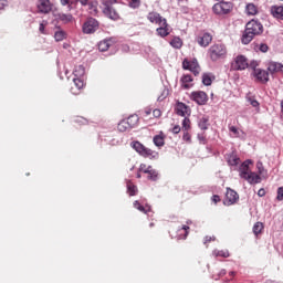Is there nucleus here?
I'll return each instance as SVG.
<instances>
[{"label": "nucleus", "instance_id": "obj_46", "mask_svg": "<svg viewBox=\"0 0 283 283\" xmlns=\"http://www.w3.org/2000/svg\"><path fill=\"white\" fill-rule=\"evenodd\" d=\"M151 169H153L151 166H146L145 164H140L138 171L142 174H149Z\"/></svg>", "mask_w": 283, "mask_h": 283}, {"label": "nucleus", "instance_id": "obj_12", "mask_svg": "<svg viewBox=\"0 0 283 283\" xmlns=\"http://www.w3.org/2000/svg\"><path fill=\"white\" fill-rule=\"evenodd\" d=\"M36 8L41 14H50L52 12V2L50 0H38Z\"/></svg>", "mask_w": 283, "mask_h": 283}, {"label": "nucleus", "instance_id": "obj_28", "mask_svg": "<svg viewBox=\"0 0 283 283\" xmlns=\"http://www.w3.org/2000/svg\"><path fill=\"white\" fill-rule=\"evenodd\" d=\"M189 226H182L179 230H178V238L179 240H187V237L189 235Z\"/></svg>", "mask_w": 283, "mask_h": 283}, {"label": "nucleus", "instance_id": "obj_35", "mask_svg": "<svg viewBox=\"0 0 283 283\" xmlns=\"http://www.w3.org/2000/svg\"><path fill=\"white\" fill-rule=\"evenodd\" d=\"M126 123H128L130 129L133 127H136L138 125V115H130L127 119H125Z\"/></svg>", "mask_w": 283, "mask_h": 283}, {"label": "nucleus", "instance_id": "obj_63", "mask_svg": "<svg viewBox=\"0 0 283 283\" xmlns=\"http://www.w3.org/2000/svg\"><path fill=\"white\" fill-rule=\"evenodd\" d=\"M149 227L154 228V227H156V224L154 222H151V223H149Z\"/></svg>", "mask_w": 283, "mask_h": 283}, {"label": "nucleus", "instance_id": "obj_26", "mask_svg": "<svg viewBox=\"0 0 283 283\" xmlns=\"http://www.w3.org/2000/svg\"><path fill=\"white\" fill-rule=\"evenodd\" d=\"M251 169L249 168V161H244L240 167V176L241 178H245L249 174H251Z\"/></svg>", "mask_w": 283, "mask_h": 283}, {"label": "nucleus", "instance_id": "obj_61", "mask_svg": "<svg viewBox=\"0 0 283 283\" xmlns=\"http://www.w3.org/2000/svg\"><path fill=\"white\" fill-rule=\"evenodd\" d=\"M78 2L81 3V6H87V3H90V0H78Z\"/></svg>", "mask_w": 283, "mask_h": 283}, {"label": "nucleus", "instance_id": "obj_13", "mask_svg": "<svg viewBox=\"0 0 283 283\" xmlns=\"http://www.w3.org/2000/svg\"><path fill=\"white\" fill-rule=\"evenodd\" d=\"M85 87V82L81 77L73 78V85L71 86V94L74 96H78L81 94V90Z\"/></svg>", "mask_w": 283, "mask_h": 283}, {"label": "nucleus", "instance_id": "obj_55", "mask_svg": "<svg viewBox=\"0 0 283 283\" xmlns=\"http://www.w3.org/2000/svg\"><path fill=\"white\" fill-rule=\"evenodd\" d=\"M259 50H260V52H263V53L269 52V45L262 43V44H260Z\"/></svg>", "mask_w": 283, "mask_h": 283}, {"label": "nucleus", "instance_id": "obj_2", "mask_svg": "<svg viewBox=\"0 0 283 283\" xmlns=\"http://www.w3.org/2000/svg\"><path fill=\"white\" fill-rule=\"evenodd\" d=\"M130 147H133L143 158H149V160H156V158H158V151L146 147L138 140L132 142Z\"/></svg>", "mask_w": 283, "mask_h": 283}, {"label": "nucleus", "instance_id": "obj_15", "mask_svg": "<svg viewBox=\"0 0 283 283\" xmlns=\"http://www.w3.org/2000/svg\"><path fill=\"white\" fill-rule=\"evenodd\" d=\"M265 67L270 74H277V72H282L283 74V64L280 62L269 61L266 62Z\"/></svg>", "mask_w": 283, "mask_h": 283}, {"label": "nucleus", "instance_id": "obj_57", "mask_svg": "<svg viewBox=\"0 0 283 283\" xmlns=\"http://www.w3.org/2000/svg\"><path fill=\"white\" fill-rule=\"evenodd\" d=\"M220 196H218V195H214V196H212V202L214 203V205H218V202H220Z\"/></svg>", "mask_w": 283, "mask_h": 283}, {"label": "nucleus", "instance_id": "obj_59", "mask_svg": "<svg viewBox=\"0 0 283 283\" xmlns=\"http://www.w3.org/2000/svg\"><path fill=\"white\" fill-rule=\"evenodd\" d=\"M256 167H258V169H259V174H263L264 167H262V163H258V164H256Z\"/></svg>", "mask_w": 283, "mask_h": 283}, {"label": "nucleus", "instance_id": "obj_22", "mask_svg": "<svg viewBox=\"0 0 283 283\" xmlns=\"http://www.w3.org/2000/svg\"><path fill=\"white\" fill-rule=\"evenodd\" d=\"M254 38L255 35L251 33L249 29H245L241 38V43H243V45H249V43H251Z\"/></svg>", "mask_w": 283, "mask_h": 283}, {"label": "nucleus", "instance_id": "obj_50", "mask_svg": "<svg viewBox=\"0 0 283 283\" xmlns=\"http://www.w3.org/2000/svg\"><path fill=\"white\" fill-rule=\"evenodd\" d=\"M61 6H67L69 10H72V0H60Z\"/></svg>", "mask_w": 283, "mask_h": 283}, {"label": "nucleus", "instance_id": "obj_56", "mask_svg": "<svg viewBox=\"0 0 283 283\" xmlns=\"http://www.w3.org/2000/svg\"><path fill=\"white\" fill-rule=\"evenodd\" d=\"M258 196L259 198H264V196H266V190H264V188L259 189Z\"/></svg>", "mask_w": 283, "mask_h": 283}, {"label": "nucleus", "instance_id": "obj_20", "mask_svg": "<svg viewBox=\"0 0 283 283\" xmlns=\"http://www.w3.org/2000/svg\"><path fill=\"white\" fill-rule=\"evenodd\" d=\"M133 206H134V209H137V211H140L142 213H151V206L149 205L143 206L140 205V201L135 200L133 202Z\"/></svg>", "mask_w": 283, "mask_h": 283}, {"label": "nucleus", "instance_id": "obj_16", "mask_svg": "<svg viewBox=\"0 0 283 283\" xmlns=\"http://www.w3.org/2000/svg\"><path fill=\"white\" fill-rule=\"evenodd\" d=\"M147 19L154 23L155 25H161V23H164L165 21H167V19H165L163 15H160V13L156 12V11H150L147 14Z\"/></svg>", "mask_w": 283, "mask_h": 283}, {"label": "nucleus", "instance_id": "obj_31", "mask_svg": "<svg viewBox=\"0 0 283 283\" xmlns=\"http://www.w3.org/2000/svg\"><path fill=\"white\" fill-rule=\"evenodd\" d=\"M216 78V76L211 75L210 73H205L202 75V83L209 87V85H211V83H213V80Z\"/></svg>", "mask_w": 283, "mask_h": 283}, {"label": "nucleus", "instance_id": "obj_8", "mask_svg": "<svg viewBox=\"0 0 283 283\" xmlns=\"http://www.w3.org/2000/svg\"><path fill=\"white\" fill-rule=\"evenodd\" d=\"M82 30L84 34H94V32L98 30V21L94 18L87 19V21L84 22Z\"/></svg>", "mask_w": 283, "mask_h": 283}, {"label": "nucleus", "instance_id": "obj_29", "mask_svg": "<svg viewBox=\"0 0 283 283\" xmlns=\"http://www.w3.org/2000/svg\"><path fill=\"white\" fill-rule=\"evenodd\" d=\"M73 74L75 78H83V76H85V66L84 65L75 66Z\"/></svg>", "mask_w": 283, "mask_h": 283}, {"label": "nucleus", "instance_id": "obj_1", "mask_svg": "<svg viewBox=\"0 0 283 283\" xmlns=\"http://www.w3.org/2000/svg\"><path fill=\"white\" fill-rule=\"evenodd\" d=\"M117 3H120V0H102L103 13L112 21H118L120 19V14H118V10L114 7Z\"/></svg>", "mask_w": 283, "mask_h": 283}, {"label": "nucleus", "instance_id": "obj_49", "mask_svg": "<svg viewBox=\"0 0 283 283\" xmlns=\"http://www.w3.org/2000/svg\"><path fill=\"white\" fill-rule=\"evenodd\" d=\"M276 200H279V202H282L283 200V186L277 188Z\"/></svg>", "mask_w": 283, "mask_h": 283}, {"label": "nucleus", "instance_id": "obj_53", "mask_svg": "<svg viewBox=\"0 0 283 283\" xmlns=\"http://www.w3.org/2000/svg\"><path fill=\"white\" fill-rule=\"evenodd\" d=\"M209 242H216V237H205L203 244H209Z\"/></svg>", "mask_w": 283, "mask_h": 283}, {"label": "nucleus", "instance_id": "obj_27", "mask_svg": "<svg viewBox=\"0 0 283 283\" xmlns=\"http://www.w3.org/2000/svg\"><path fill=\"white\" fill-rule=\"evenodd\" d=\"M248 17H255L258 14V7L254 3H248L245 7Z\"/></svg>", "mask_w": 283, "mask_h": 283}, {"label": "nucleus", "instance_id": "obj_37", "mask_svg": "<svg viewBox=\"0 0 283 283\" xmlns=\"http://www.w3.org/2000/svg\"><path fill=\"white\" fill-rule=\"evenodd\" d=\"M200 129H209V117L207 116H203L199 119V123H198Z\"/></svg>", "mask_w": 283, "mask_h": 283}, {"label": "nucleus", "instance_id": "obj_48", "mask_svg": "<svg viewBox=\"0 0 283 283\" xmlns=\"http://www.w3.org/2000/svg\"><path fill=\"white\" fill-rule=\"evenodd\" d=\"M182 140L186 143H191V134H189V130H184Z\"/></svg>", "mask_w": 283, "mask_h": 283}, {"label": "nucleus", "instance_id": "obj_60", "mask_svg": "<svg viewBox=\"0 0 283 283\" xmlns=\"http://www.w3.org/2000/svg\"><path fill=\"white\" fill-rule=\"evenodd\" d=\"M151 112H154V111H151V108H146V109L144 111V114H145V116H150V115H151Z\"/></svg>", "mask_w": 283, "mask_h": 283}, {"label": "nucleus", "instance_id": "obj_58", "mask_svg": "<svg viewBox=\"0 0 283 283\" xmlns=\"http://www.w3.org/2000/svg\"><path fill=\"white\" fill-rule=\"evenodd\" d=\"M180 125H176L174 128H172V134H180Z\"/></svg>", "mask_w": 283, "mask_h": 283}, {"label": "nucleus", "instance_id": "obj_10", "mask_svg": "<svg viewBox=\"0 0 283 283\" xmlns=\"http://www.w3.org/2000/svg\"><path fill=\"white\" fill-rule=\"evenodd\" d=\"M245 29L253 33L254 36H258L259 34H262L264 28L258 20H251L247 23Z\"/></svg>", "mask_w": 283, "mask_h": 283}, {"label": "nucleus", "instance_id": "obj_33", "mask_svg": "<svg viewBox=\"0 0 283 283\" xmlns=\"http://www.w3.org/2000/svg\"><path fill=\"white\" fill-rule=\"evenodd\" d=\"M127 193L130 197L136 196V193H138V187H136V185H134L132 181L127 182Z\"/></svg>", "mask_w": 283, "mask_h": 283}, {"label": "nucleus", "instance_id": "obj_44", "mask_svg": "<svg viewBox=\"0 0 283 283\" xmlns=\"http://www.w3.org/2000/svg\"><path fill=\"white\" fill-rule=\"evenodd\" d=\"M54 39L57 42L63 41L65 39V31H63V30L55 31Z\"/></svg>", "mask_w": 283, "mask_h": 283}, {"label": "nucleus", "instance_id": "obj_54", "mask_svg": "<svg viewBox=\"0 0 283 283\" xmlns=\"http://www.w3.org/2000/svg\"><path fill=\"white\" fill-rule=\"evenodd\" d=\"M249 103L252 105V107H260V103L258 102V99L249 97Z\"/></svg>", "mask_w": 283, "mask_h": 283}, {"label": "nucleus", "instance_id": "obj_14", "mask_svg": "<svg viewBox=\"0 0 283 283\" xmlns=\"http://www.w3.org/2000/svg\"><path fill=\"white\" fill-rule=\"evenodd\" d=\"M240 196H238V192L235 190L228 188L226 192V200L224 205L230 207V205H235L239 200Z\"/></svg>", "mask_w": 283, "mask_h": 283}, {"label": "nucleus", "instance_id": "obj_23", "mask_svg": "<svg viewBox=\"0 0 283 283\" xmlns=\"http://www.w3.org/2000/svg\"><path fill=\"white\" fill-rule=\"evenodd\" d=\"M180 83H181V87H184V90H189V87H192V85H193V84H191V83H193V77H191V75H189V74L182 75Z\"/></svg>", "mask_w": 283, "mask_h": 283}, {"label": "nucleus", "instance_id": "obj_36", "mask_svg": "<svg viewBox=\"0 0 283 283\" xmlns=\"http://www.w3.org/2000/svg\"><path fill=\"white\" fill-rule=\"evenodd\" d=\"M167 96H169V88H167V87H161V90H160V94H159V96L157 97V101L159 102V103H163V101H165V98H167Z\"/></svg>", "mask_w": 283, "mask_h": 283}, {"label": "nucleus", "instance_id": "obj_18", "mask_svg": "<svg viewBox=\"0 0 283 283\" xmlns=\"http://www.w3.org/2000/svg\"><path fill=\"white\" fill-rule=\"evenodd\" d=\"M156 32L158 36H161L163 39H165V36H169V23H167V20L159 24V28L156 29Z\"/></svg>", "mask_w": 283, "mask_h": 283}, {"label": "nucleus", "instance_id": "obj_24", "mask_svg": "<svg viewBox=\"0 0 283 283\" xmlns=\"http://www.w3.org/2000/svg\"><path fill=\"white\" fill-rule=\"evenodd\" d=\"M271 14L274 19H280L283 21V7L282 6H273L271 7Z\"/></svg>", "mask_w": 283, "mask_h": 283}, {"label": "nucleus", "instance_id": "obj_19", "mask_svg": "<svg viewBox=\"0 0 283 283\" xmlns=\"http://www.w3.org/2000/svg\"><path fill=\"white\" fill-rule=\"evenodd\" d=\"M243 180H247L250 185H260L262 182V177L255 172H249V175L243 178Z\"/></svg>", "mask_w": 283, "mask_h": 283}, {"label": "nucleus", "instance_id": "obj_39", "mask_svg": "<svg viewBox=\"0 0 283 283\" xmlns=\"http://www.w3.org/2000/svg\"><path fill=\"white\" fill-rule=\"evenodd\" d=\"M74 124L80 125V126L90 125V119H87L83 116H76L74 119Z\"/></svg>", "mask_w": 283, "mask_h": 283}, {"label": "nucleus", "instance_id": "obj_51", "mask_svg": "<svg viewBox=\"0 0 283 283\" xmlns=\"http://www.w3.org/2000/svg\"><path fill=\"white\" fill-rule=\"evenodd\" d=\"M45 25H48L46 21H43L42 23H40V27H39L40 34H45Z\"/></svg>", "mask_w": 283, "mask_h": 283}, {"label": "nucleus", "instance_id": "obj_11", "mask_svg": "<svg viewBox=\"0 0 283 283\" xmlns=\"http://www.w3.org/2000/svg\"><path fill=\"white\" fill-rule=\"evenodd\" d=\"M196 41L198 43V45H200L201 48H209V44L211 43V41H213V35H211V33H200L197 38Z\"/></svg>", "mask_w": 283, "mask_h": 283}, {"label": "nucleus", "instance_id": "obj_3", "mask_svg": "<svg viewBox=\"0 0 283 283\" xmlns=\"http://www.w3.org/2000/svg\"><path fill=\"white\" fill-rule=\"evenodd\" d=\"M208 54L213 63L220 61V59H227V46L222 43L213 44L209 48Z\"/></svg>", "mask_w": 283, "mask_h": 283}, {"label": "nucleus", "instance_id": "obj_47", "mask_svg": "<svg viewBox=\"0 0 283 283\" xmlns=\"http://www.w3.org/2000/svg\"><path fill=\"white\" fill-rule=\"evenodd\" d=\"M229 132H231L237 138L240 137V129L235 126H229Z\"/></svg>", "mask_w": 283, "mask_h": 283}, {"label": "nucleus", "instance_id": "obj_64", "mask_svg": "<svg viewBox=\"0 0 283 283\" xmlns=\"http://www.w3.org/2000/svg\"><path fill=\"white\" fill-rule=\"evenodd\" d=\"M265 283H275L274 281H266Z\"/></svg>", "mask_w": 283, "mask_h": 283}, {"label": "nucleus", "instance_id": "obj_45", "mask_svg": "<svg viewBox=\"0 0 283 283\" xmlns=\"http://www.w3.org/2000/svg\"><path fill=\"white\" fill-rule=\"evenodd\" d=\"M128 6L133 10H137V8H140V0H128Z\"/></svg>", "mask_w": 283, "mask_h": 283}, {"label": "nucleus", "instance_id": "obj_6", "mask_svg": "<svg viewBox=\"0 0 283 283\" xmlns=\"http://www.w3.org/2000/svg\"><path fill=\"white\" fill-rule=\"evenodd\" d=\"M251 67L253 69L252 76L255 78V82L265 85V83L270 80L269 72L264 69L255 67V64L253 63H251Z\"/></svg>", "mask_w": 283, "mask_h": 283}, {"label": "nucleus", "instance_id": "obj_38", "mask_svg": "<svg viewBox=\"0 0 283 283\" xmlns=\"http://www.w3.org/2000/svg\"><path fill=\"white\" fill-rule=\"evenodd\" d=\"M170 45H171V48H175L176 50H180V48H182V40L178 36H175L170 41Z\"/></svg>", "mask_w": 283, "mask_h": 283}, {"label": "nucleus", "instance_id": "obj_52", "mask_svg": "<svg viewBox=\"0 0 283 283\" xmlns=\"http://www.w3.org/2000/svg\"><path fill=\"white\" fill-rule=\"evenodd\" d=\"M153 116H154V118H160L163 116V111L155 108L153 111Z\"/></svg>", "mask_w": 283, "mask_h": 283}, {"label": "nucleus", "instance_id": "obj_32", "mask_svg": "<svg viewBox=\"0 0 283 283\" xmlns=\"http://www.w3.org/2000/svg\"><path fill=\"white\" fill-rule=\"evenodd\" d=\"M112 43L109 42V40H103L98 43V50L99 52H107V50H109Z\"/></svg>", "mask_w": 283, "mask_h": 283}, {"label": "nucleus", "instance_id": "obj_5", "mask_svg": "<svg viewBox=\"0 0 283 283\" xmlns=\"http://www.w3.org/2000/svg\"><path fill=\"white\" fill-rule=\"evenodd\" d=\"M234 72L247 70L249 67V60L244 55H237L230 65Z\"/></svg>", "mask_w": 283, "mask_h": 283}, {"label": "nucleus", "instance_id": "obj_25", "mask_svg": "<svg viewBox=\"0 0 283 283\" xmlns=\"http://www.w3.org/2000/svg\"><path fill=\"white\" fill-rule=\"evenodd\" d=\"M227 160L228 164L231 165L232 167L240 165V158L238 155H235V153L227 155Z\"/></svg>", "mask_w": 283, "mask_h": 283}, {"label": "nucleus", "instance_id": "obj_43", "mask_svg": "<svg viewBox=\"0 0 283 283\" xmlns=\"http://www.w3.org/2000/svg\"><path fill=\"white\" fill-rule=\"evenodd\" d=\"M191 129V119L185 117L182 120V130L189 132Z\"/></svg>", "mask_w": 283, "mask_h": 283}, {"label": "nucleus", "instance_id": "obj_34", "mask_svg": "<svg viewBox=\"0 0 283 283\" xmlns=\"http://www.w3.org/2000/svg\"><path fill=\"white\" fill-rule=\"evenodd\" d=\"M117 129H118V132H127V130H129V129H132L130 128V126H129V123L128 122H126L125 119H123V120H120L119 123H118V125H117Z\"/></svg>", "mask_w": 283, "mask_h": 283}, {"label": "nucleus", "instance_id": "obj_41", "mask_svg": "<svg viewBox=\"0 0 283 283\" xmlns=\"http://www.w3.org/2000/svg\"><path fill=\"white\" fill-rule=\"evenodd\" d=\"M148 180H151L153 182H156V180H158V171H156V169H151L148 171Z\"/></svg>", "mask_w": 283, "mask_h": 283}, {"label": "nucleus", "instance_id": "obj_21", "mask_svg": "<svg viewBox=\"0 0 283 283\" xmlns=\"http://www.w3.org/2000/svg\"><path fill=\"white\" fill-rule=\"evenodd\" d=\"M165 133L160 132L158 135H155L153 138V143L156 147H165Z\"/></svg>", "mask_w": 283, "mask_h": 283}, {"label": "nucleus", "instance_id": "obj_62", "mask_svg": "<svg viewBox=\"0 0 283 283\" xmlns=\"http://www.w3.org/2000/svg\"><path fill=\"white\" fill-rule=\"evenodd\" d=\"M0 6H6V0H0Z\"/></svg>", "mask_w": 283, "mask_h": 283}, {"label": "nucleus", "instance_id": "obj_30", "mask_svg": "<svg viewBox=\"0 0 283 283\" xmlns=\"http://www.w3.org/2000/svg\"><path fill=\"white\" fill-rule=\"evenodd\" d=\"M252 231L254 235L258 238V235H261V233L264 231V223L262 222L254 223Z\"/></svg>", "mask_w": 283, "mask_h": 283}, {"label": "nucleus", "instance_id": "obj_4", "mask_svg": "<svg viewBox=\"0 0 283 283\" xmlns=\"http://www.w3.org/2000/svg\"><path fill=\"white\" fill-rule=\"evenodd\" d=\"M212 12L218 17H223L224 14H231L233 12V3L227 1H220L213 4Z\"/></svg>", "mask_w": 283, "mask_h": 283}, {"label": "nucleus", "instance_id": "obj_17", "mask_svg": "<svg viewBox=\"0 0 283 283\" xmlns=\"http://www.w3.org/2000/svg\"><path fill=\"white\" fill-rule=\"evenodd\" d=\"M175 112L178 116H189L190 109L185 103L179 102L175 107Z\"/></svg>", "mask_w": 283, "mask_h": 283}, {"label": "nucleus", "instance_id": "obj_40", "mask_svg": "<svg viewBox=\"0 0 283 283\" xmlns=\"http://www.w3.org/2000/svg\"><path fill=\"white\" fill-rule=\"evenodd\" d=\"M213 255L216 258H229L231 254L229 253V250H214Z\"/></svg>", "mask_w": 283, "mask_h": 283}, {"label": "nucleus", "instance_id": "obj_7", "mask_svg": "<svg viewBox=\"0 0 283 283\" xmlns=\"http://www.w3.org/2000/svg\"><path fill=\"white\" fill-rule=\"evenodd\" d=\"M182 67H184V70H188L189 72H192V74H195V76H198V74H200V72H201L200 64L198 63V60H196V59H193V60L185 59L182 62Z\"/></svg>", "mask_w": 283, "mask_h": 283}, {"label": "nucleus", "instance_id": "obj_9", "mask_svg": "<svg viewBox=\"0 0 283 283\" xmlns=\"http://www.w3.org/2000/svg\"><path fill=\"white\" fill-rule=\"evenodd\" d=\"M191 101H195L197 105H207V102L209 101V95L202 91H195L190 94Z\"/></svg>", "mask_w": 283, "mask_h": 283}, {"label": "nucleus", "instance_id": "obj_42", "mask_svg": "<svg viewBox=\"0 0 283 283\" xmlns=\"http://www.w3.org/2000/svg\"><path fill=\"white\" fill-rule=\"evenodd\" d=\"M60 20L63 21V23H72V21H74V17H72V14H60Z\"/></svg>", "mask_w": 283, "mask_h": 283}]
</instances>
